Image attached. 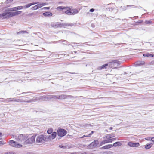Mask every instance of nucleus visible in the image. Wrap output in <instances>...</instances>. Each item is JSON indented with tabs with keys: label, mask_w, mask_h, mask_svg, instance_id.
<instances>
[{
	"label": "nucleus",
	"mask_w": 154,
	"mask_h": 154,
	"mask_svg": "<svg viewBox=\"0 0 154 154\" xmlns=\"http://www.w3.org/2000/svg\"><path fill=\"white\" fill-rule=\"evenodd\" d=\"M27 135L20 134L16 138L17 142L13 140H9V143L13 147L16 148H20L22 146V144H24V142L26 140Z\"/></svg>",
	"instance_id": "obj_2"
},
{
	"label": "nucleus",
	"mask_w": 154,
	"mask_h": 154,
	"mask_svg": "<svg viewBox=\"0 0 154 154\" xmlns=\"http://www.w3.org/2000/svg\"><path fill=\"white\" fill-rule=\"evenodd\" d=\"M145 23L146 24H150L152 23V22L150 20H146L145 21Z\"/></svg>",
	"instance_id": "obj_26"
},
{
	"label": "nucleus",
	"mask_w": 154,
	"mask_h": 154,
	"mask_svg": "<svg viewBox=\"0 0 154 154\" xmlns=\"http://www.w3.org/2000/svg\"><path fill=\"white\" fill-rule=\"evenodd\" d=\"M151 141L152 142H153L154 143V137H152V139H151Z\"/></svg>",
	"instance_id": "obj_34"
},
{
	"label": "nucleus",
	"mask_w": 154,
	"mask_h": 154,
	"mask_svg": "<svg viewBox=\"0 0 154 154\" xmlns=\"http://www.w3.org/2000/svg\"><path fill=\"white\" fill-rule=\"evenodd\" d=\"M128 145L131 147H139L140 145L139 143H133L132 142H129Z\"/></svg>",
	"instance_id": "obj_8"
},
{
	"label": "nucleus",
	"mask_w": 154,
	"mask_h": 154,
	"mask_svg": "<svg viewBox=\"0 0 154 154\" xmlns=\"http://www.w3.org/2000/svg\"><path fill=\"white\" fill-rule=\"evenodd\" d=\"M5 154H15L13 152H9L5 153Z\"/></svg>",
	"instance_id": "obj_33"
},
{
	"label": "nucleus",
	"mask_w": 154,
	"mask_h": 154,
	"mask_svg": "<svg viewBox=\"0 0 154 154\" xmlns=\"http://www.w3.org/2000/svg\"><path fill=\"white\" fill-rule=\"evenodd\" d=\"M143 21L142 20H139L137 21L136 22V23H143Z\"/></svg>",
	"instance_id": "obj_31"
},
{
	"label": "nucleus",
	"mask_w": 154,
	"mask_h": 154,
	"mask_svg": "<svg viewBox=\"0 0 154 154\" xmlns=\"http://www.w3.org/2000/svg\"><path fill=\"white\" fill-rule=\"evenodd\" d=\"M88 136H86L85 135H84L82 137H81V138H83V137H87Z\"/></svg>",
	"instance_id": "obj_38"
},
{
	"label": "nucleus",
	"mask_w": 154,
	"mask_h": 154,
	"mask_svg": "<svg viewBox=\"0 0 154 154\" xmlns=\"http://www.w3.org/2000/svg\"><path fill=\"white\" fill-rule=\"evenodd\" d=\"M53 131V129L51 128H49L48 131H47V133L48 134H51L52 133V132Z\"/></svg>",
	"instance_id": "obj_24"
},
{
	"label": "nucleus",
	"mask_w": 154,
	"mask_h": 154,
	"mask_svg": "<svg viewBox=\"0 0 154 154\" xmlns=\"http://www.w3.org/2000/svg\"><path fill=\"white\" fill-rule=\"evenodd\" d=\"M13 0H6L5 2L6 4H8L11 2Z\"/></svg>",
	"instance_id": "obj_27"
},
{
	"label": "nucleus",
	"mask_w": 154,
	"mask_h": 154,
	"mask_svg": "<svg viewBox=\"0 0 154 154\" xmlns=\"http://www.w3.org/2000/svg\"><path fill=\"white\" fill-rule=\"evenodd\" d=\"M65 8H66V7H65L60 6L57 7L56 9L57 11H61L63 10L64 9H65Z\"/></svg>",
	"instance_id": "obj_19"
},
{
	"label": "nucleus",
	"mask_w": 154,
	"mask_h": 154,
	"mask_svg": "<svg viewBox=\"0 0 154 154\" xmlns=\"http://www.w3.org/2000/svg\"><path fill=\"white\" fill-rule=\"evenodd\" d=\"M28 32L26 31H21L18 32V34L27 33Z\"/></svg>",
	"instance_id": "obj_25"
},
{
	"label": "nucleus",
	"mask_w": 154,
	"mask_h": 154,
	"mask_svg": "<svg viewBox=\"0 0 154 154\" xmlns=\"http://www.w3.org/2000/svg\"><path fill=\"white\" fill-rule=\"evenodd\" d=\"M0 143H1V141H0Z\"/></svg>",
	"instance_id": "obj_43"
},
{
	"label": "nucleus",
	"mask_w": 154,
	"mask_h": 154,
	"mask_svg": "<svg viewBox=\"0 0 154 154\" xmlns=\"http://www.w3.org/2000/svg\"><path fill=\"white\" fill-rule=\"evenodd\" d=\"M143 56L144 57H154V54H150L149 53H146L144 54H143Z\"/></svg>",
	"instance_id": "obj_15"
},
{
	"label": "nucleus",
	"mask_w": 154,
	"mask_h": 154,
	"mask_svg": "<svg viewBox=\"0 0 154 154\" xmlns=\"http://www.w3.org/2000/svg\"><path fill=\"white\" fill-rule=\"evenodd\" d=\"M152 145V143L148 144L145 146V148L146 149H149L151 148Z\"/></svg>",
	"instance_id": "obj_22"
},
{
	"label": "nucleus",
	"mask_w": 154,
	"mask_h": 154,
	"mask_svg": "<svg viewBox=\"0 0 154 154\" xmlns=\"http://www.w3.org/2000/svg\"><path fill=\"white\" fill-rule=\"evenodd\" d=\"M67 97L66 95H61L58 96V97H57V98L60 99H64L66 98Z\"/></svg>",
	"instance_id": "obj_21"
},
{
	"label": "nucleus",
	"mask_w": 154,
	"mask_h": 154,
	"mask_svg": "<svg viewBox=\"0 0 154 154\" xmlns=\"http://www.w3.org/2000/svg\"><path fill=\"white\" fill-rule=\"evenodd\" d=\"M113 129V128L112 127H111L109 128V130H111Z\"/></svg>",
	"instance_id": "obj_37"
},
{
	"label": "nucleus",
	"mask_w": 154,
	"mask_h": 154,
	"mask_svg": "<svg viewBox=\"0 0 154 154\" xmlns=\"http://www.w3.org/2000/svg\"><path fill=\"white\" fill-rule=\"evenodd\" d=\"M2 133L1 132H0V137H2Z\"/></svg>",
	"instance_id": "obj_39"
},
{
	"label": "nucleus",
	"mask_w": 154,
	"mask_h": 154,
	"mask_svg": "<svg viewBox=\"0 0 154 154\" xmlns=\"http://www.w3.org/2000/svg\"><path fill=\"white\" fill-rule=\"evenodd\" d=\"M56 28L61 27L63 26H70L71 25L69 24H61L59 22H57L56 23Z\"/></svg>",
	"instance_id": "obj_9"
},
{
	"label": "nucleus",
	"mask_w": 154,
	"mask_h": 154,
	"mask_svg": "<svg viewBox=\"0 0 154 154\" xmlns=\"http://www.w3.org/2000/svg\"><path fill=\"white\" fill-rule=\"evenodd\" d=\"M23 8V6H20L13 7L7 10H5L4 12L0 14V18H6L11 17L13 16L19 15L22 13V11H17L14 12L12 11L22 9Z\"/></svg>",
	"instance_id": "obj_1"
},
{
	"label": "nucleus",
	"mask_w": 154,
	"mask_h": 154,
	"mask_svg": "<svg viewBox=\"0 0 154 154\" xmlns=\"http://www.w3.org/2000/svg\"><path fill=\"white\" fill-rule=\"evenodd\" d=\"M113 62H114L113 61H112L111 63H113Z\"/></svg>",
	"instance_id": "obj_41"
},
{
	"label": "nucleus",
	"mask_w": 154,
	"mask_h": 154,
	"mask_svg": "<svg viewBox=\"0 0 154 154\" xmlns=\"http://www.w3.org/2000/svg\"><path fill=\"white\" fill-rule=\"evenodd\" d=\"M43 15L45 17H50L52 15V13L50 11H48L43 14Z\"/></svg>",
	"instance_id": "obj_12"
},
{
	"label": "nucleus",
	"mask_w": 154,
	"mask_h": 154,
	"mask_svg": "<svg viewBox=\"0 0 154 154\" xmlns=\"http://www.w3.org/2000/svg\"><path fill=\"white\" fill-rule=\"evenodd\" d=\"M57 133L58 136L63 137L66 135L67 131L64 129H60L57 130Z\"/></svg>",
	"instance_id": "obj_7"
},
{
	"label": "nucleus",
	"mask_w": 154,
	"mask_h": 154,
	"mask_svg": "<svg viewBox=\"0 0 154 154\" xmlns=\"http://www.w3.org/2000/svg\"><path fill=\"white\" fill-rule=\"evenodd\" d=\"M94 9L93 8H92L90 9V11L91 12H93L94 11Z\"/></svg>",
	"instance_id": "obj_32"
},
{
	"label": "nucleus",
	"mask_w": 154,
	"mask_h": 154,
	"mask_svg": "<svg viewBox=\"0 0 154 154\" xmlns=\"http://www.w3.org/2000/svg\"><path fill=\"white\" fill-rule=\"evenodd\" d=\"M146 63L144 61H139L137 62L136 65L138 66H140L142 65H144Z\"/></svg>",
	"instance_id": "obj_11"
},
{
	"label": "nucleus",
	"mask_w": 154,
	"mask_h": 154,
	"mask_svg": "<svg viewBox=\"0 0 154 154\" xmlns=\"http://www.w3.org/2000/svg\"><path fill=\"white\" fill-rule=\"evenodd\" d=\"M38 8L37 7L36 5H35L31 9L32 10H35L37 9Z\"/></svg>",
	"instance_id": "obj_29"
},
{
	"label": "nucleus",
	"mask_w": 154,
	"mask_h": 154,
	"mask_svg": "<svg viewBox=\"0 0 154 154\" xmlns=\"http://www.w3.org/2000/svg\"><path fill=\"white\" fill-rule=\"evenodd\" d=\"M57 133L56 132H54L52 133L51 134L49 135V137L47 138L50 139H54L56 136Z\"/></svg>",
	"instance_id": "obj_10"
},
{
	"label": "nucleus",
	"mask_w": 154,
	"mask_h": 154,
	"mask_svg": "<svg viewBox=\"0 0 154 154\" xmlns=\"http://www.w3.org/2000/svg\"><path fill=\"white\" fill-rule=\"evenodd\" d=\"M12 98H10L9 99L8 101H10V100H11Z\"/></svg>",
	"instance_id": "obj_40"
},
{
	"label": "nucleus",
	"mask_w": 154,
	"mask_h": 154,
	"mask_svg": "<svg viewBox=\"0 0 154 154\" xmlns=\"http://www.w3.org/2000/svg\"><path fill=\"white\" fill-rule=\"evenodd\" d=\"M35 136H31L30 135H27L26 140L24 142V144H31L33 143L35 141Z\"/></svg>",
	"instance_id": "obj_4"
},
{
	"label": "nucleus",
	"mask_w": 154,
	"mask_h": 154,
	"mask_svg": "<svg viewBox=\"0 0 154 154\" xmlns=\"http://www.w3.org/2000/svg\"><path fill=\"white\" fill-rule=\"evenodd\" d=\"M38 13V12H33L27 15V16L29 17L34 16L36 15Z\"/></svg>",
	"instance_id": "obj_20"
},
{
	"label": "nucleus",
	"mask_w": 154,
	"mask_h": 154,
	"mask_svg": "<svg viewBox=\"0 0 154 154\" xmlns=\"http://www.w3.org/2000/svg\"><path fill=\"white\" fill-rule=\"evenodd\" d=\"M47 138L45 137L44 135H41L37 137L36 141L38 143H41L47 140Z\"/></svg>",
	"instance_id": "obj_6"
},
{
	"label": "nucleus",
	"mask_w": 154,
	"mask_h": 154,
	"mask_svg": "<svg viewBox=\"0 0 154 154\" xmlns=\"http://www.w3.org/2000/svg\"><path fill=\"white\" fill-rule=\"evenodd\" d=\"M94 133V131H92L91 132V133L89 134V136H90L91 135H92V134H93Z\"/></svg>",
	"instance_id": "obj_36"
},
{
	"label": "nucleus",
	"mask_w": 154,
	"mask_h": 154,
	"mask_svg": "<svg viewBox=\"0 0 154 154\" xmlns=\"http://www.w3.org/2000/svg\"><path fill=\"white\" fill-rule=\"evenodd\" d=\"M115 135L113 133H111L106 134L103 137L104 140L101 142L100 143V146L105 144L106 143H111L112 141L116 140V138H113L115 137Z\"/></svg>",
	"instance_id": "obj_3"
},
{
	"label": "nucleus",
	"mask_w": 154,
	"mask_h": 154,
	"mask_svg": "<svg viewBox=\"0 0 154 154\" xmlns=\"http://www.w3.org/2000/svg\"><path fill=\"white\" fill-rule=\"evenodd\" d=\"M1 139V138H0V140Z\"/></svg>",
	"instance_id": "obj_42"
},
{
	"label": "nucleus",
	"mask_w": 154,
	"mask_h": 154,
	"mask_svg": "<svg viewBox=\"0 0 154 154\" xmlns=\"http://www.w3.org/2000/svg\"><path fill=\"white\" fill-rule=\"evenodd\" d=\"M44 8L45 9H46L47 10H48L50 9V7H45Z\"/></svg>",
	"instance_id": "obj_35"
},
{
	"label": "nucleus",
	"mask_w": 154,
	"mask_h": 154,
	"mask_svg": "<svg viewBox=\"0 0 154 154\" xmlns=\"http://www.w3.org/2000/svg\"><path fill=\"white\" fill-rule=\"evenodd\" d=\"M108 66V64H105L99 67L98 69L99 70H101L103 69H106Z\"/></svg>",
	"instance_id": "obj_13"
},
{
	"label": "nucleus",
	"mask_w": 154,
	"mask_h": 154,
	"mask_svg": "<svg viewBox=\"0 0 154 154\" xmlns=\"http://www.w3.org/2000/svg\"><path fill=\"white\" fill-rule=\"evenodd\" d=\"M10 102H20V99H16L15 98H13L10 101Z\"/></svg>",
	"instance_id": "obj_23"
},
{
	"label": "nucleus",
	"mask_w": 154,
	"mask_h": 154,
	"mask_svg": "<svg viewBox=\"0 0 154 154\" xmlns=\"http://www.w3.org/2000/svg\"><path fill=\"white\" fill-rule=\"evenodd\" d=\"M66 10L65 13L68 15H73L76 14L78 12V11L77 9H71L69 7H66Z\"/></svg>",
	"instance_id": "obj_5"
},
{
	"label": "nucleus",
	"mask_w": 154,
	"mask_h": 154,
	"mask_svg": "<svg viewBox=\"0 0 154 154\" xmlns=\"http://www.w3.org/2000/svg\"><path fill=\"white\" fill-rule=\"evenodd\" d=\"M47 5V3H40L36 5L37 7L38 8H40L42 7V6H45Z\"/></svg>",
	"instance_id": "obj_18"
},
{
	"label": "nucleus",
	"mask_w": 154,
	"mask_h": 154,
	"mask_svg": "<svg viewBox=\"0 0 154 154\" xmlns=\"http://www.w3.org/2000/svg\"><path fill=\"white\" fill-rule=\"evenodd\" d=\"M152 137H147V138H145V139L146 140H147V141H148V140H151Z\"/></svg>",
	"instance_id": "obj_30"
},
{
	"label": "nucleus",
	"mask_w": 154,
	"mask_h": 154,
	"mask_svg": "<svg viewBox=\"0 0 154 154\" xmlns=\"http://www.w3.org/2000/svg\"><path fill=\"white\" fill-rule=\"evenodd\" d=\"M122 143L120 141H118L114 143L113 145V146L114 147L119 146H121Z\"/></svg>",
	"instance_id": "obj_16"
},
{
	"label": "nucleus",
	"mask_w": 154,
	"mask_h": 154,
	"mask_svg": "<svg viewBox=\"0 0 154 154\" xmlns=\"http://www.w3.org/2000/svg\"><path fill=\"white\" fill-rule=\"evenodd\" d=\"M38 2H34V3H29V4H28L27 5H26L25 6V7L26 8H29V7H30L32 5H35V4H38Z\"/></svg>",
	"instance_id": "obj_17"
},
{
	"label": "nucleus",
	"mask_w": 154,
	"mask_h": 154,
	"mask_svg": "<svg viewBox=\"0 0 154 154\" xmlns=\"http://www.w3.org/2000/svg\"><path fill=\"white\" fill-rule=\"evenodd\" d=\"M51 26L52 27L56 28V23H51Z\"/></svg>",
	"instance_id": "obj_28"
},
{
	"label": "nucleus",
	"mask_w": 154,
	"mask_h": 154,
	"mask_svg": "<svg viewBox=\"0 0 154 154\" xmlns=\"http://www.w3.org/2000/svg\"><path fill=\"white\" fill-rule=\"evenodd\" d=\"M113 145L112 144H108L102 147V149H108L112 147Z\"/></svg>",
	"instance_id": "obj_14"
}]
</instances>
